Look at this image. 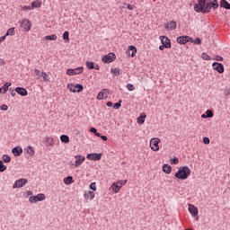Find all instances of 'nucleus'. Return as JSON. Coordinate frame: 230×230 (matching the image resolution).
I'll return each mask as SVG.
<instances>
[{"label":"nucleus","instance_id":"1","mask_svg":"<svg viewBox=\"0 0 230 230\" xmlns=\"http://www.w3.org/2000/svg\"><path fill=\"white\" fill-rule=\"evenodd\" d=\"M190 175H191V169L188 166L180 167L174 174L176 179H180V181H186Z\"/></svg>","mask_w":230,"mask_h":230},{"label":"nucleus","instance_id":"2","mask_svg":"<svg viewBox=\"0 0 230 230\" xmlns=\"http://www.w3.org/2000/svg\"><path fill=\"white\" fill-rule=\"evenodd\" d=\"M211 8L213 10H217L218 8V1L217 0H207L204 9V13H208L211 12Z\"/></svg>","mask_w":230,"mask_h":230},{"label":"nucleus","instance_id":"3","mask_svg":"<svg viewBox=\"0 0 230 230\" xmlns=\"http://www.w3.org/2000/svg\"><path fill=\"white\" fill-rule=\"evenodd\" d=\"M127 184V180H119L116 182H113L111 189L112 190L113 193H119L121 187Z\"/></svg>","mask_w":230,"mask_h":230},{"label":"nucleus","instance_id":"4","mask_svg":"<svg viewBox=\"0 0 230 230\" xmlns=\"http://www.w3.org/2000/svg\"><path fill=\"white\" fill-rule=\"evenodd\" d=\"M206 0H198V4H194V10L198 13H204V10L206 8Z\"/></svg>","mask_w":230,"mask_h":230},{"label":"nucleus","instance_id":"5","mask_svg":"<svg viewBox=\"0 0 230 230\" xmlns=\"http://www.w3.org/2000/svg\"><path fill=\"white\" fill-rule=\"evenodd\" d=\"M159 143H161V139L158 137L150 139L149 146L153 152H159Z\"/></svg>","mask_w":230,"mask_h":230},{"label":"nucleus","instance_id":"6","mask_svg":"<svg viewBox=\"0 0 230 230\" xmlns=\"http://www.w3.org/2000/svg\"><path fill=\"white\" fill-rule=\"evenodd\" d=\"M67 89L70 93H82V91H84V85L78 84H68Z\"/></svg>","mask_w":230,"mask_h":230},{"label":"nucleus","instance_id":"7","mask_svg":"<svg viewBox=\"0 0 230 230\" xmlns=\"http://www.w3.org/2000/svg\"><path fill=\"white\" fill-rule=\"evenodd\" d=\"M84 73V68L82 66H79L77 68H68L66 70V75H68V76H75V75H82Z\"/></svg>","mask_w":230,"mask_h":230},{"label":"nucleus","instance_id":"8","mask_svg":"<svg viewBox=\"0 0 230 230\" xmlns=\"http://www.w3.org/2000/svg\"><path fill=\"white\" fill-rule=\"evenodd\" d=\"M114 60H116V54L114 53H109L102 58L104 64H111V62H114Z\"/></svg>","mask_w":230,"mask_h":230},{"label":"nucleus","instance_id":"9","mask_svg":"<svg viewBox=\"0 0 230 230\" xmlns=\"http://www.w3.org/2000/svg\"><path fill=\"white\" fill-rule=\"evenodd\" d=\"M26 184H28V179L22 178V179L17 180L13 183V190H15L16 188H22V186H26Z\"/></svg>","mask_w":230,"mask_h":230},{"label":"nucleus","instance_id":"10","mask_svg":"<svg viewBox=\"0 0 230 230\" xmlns=\"http://www.w3.org/2000/svg\"><path fill=\"white\" fill-rule=\"evenodd\" d=\"M21 26L23 31H30V30H31V22L28 19H23L21 22Z\"/></svg>","mask_w":230,"mask_h":230},{"label":"nucleus","instance_id":"11","mask_svg":"<svg viewBox=\"0 0 230 230\" xmlns=\"http://www.w3.org/2000/svg\"><path fill=\"white\" fill-rule=\"evenodd\" d=\"M111 93L107 89H102L97 95V100H107Z\"/></svg>","mask_w":230,"mask_h":230},{"label":"nucleus","instance_id":"12","mask_svg":"<svg viewBox=\"0 0 230 230\" xmlns=\"http://www.w3.org/2000/svg\"><path fill=\"white\" fill-rule=\"evenodd\" d=\"M160 40H161L162 45L164 46V48H166L167 49L172 48V41H170V39H168V37L160 36Z\"/></svg>","mask_w":230,"mask_h":230},{"label":"nucleus","instance_id":"13","mask_svg":"<svg viewBox=\"0 0 230 230\" xmlns=\"http://www.w3.org/2000/svg\"><path fill=\"white\" fill-rule=\"evenodd\" d=\"M176 42L178 44H187V42H193V39L190 38V36H180L177 38Z\"/></svg>","mask_w":230,"mask_h":230},{"label":"nucleus","instance_id":"14","mask_svg":"<svg viewBox=\"0 0 230 230\" xmlns=\"http://www.w3.org/2000/svg\"><path fill=\"white\" fill-rule=\"evenodd\" d=\"M164 28L167 30V31H173V30L177 29V22L172 21L170 22L164 23Z\"/></svg>","mask_w":230,"mask_h":230},{"label":"nucleus","instance_id":"15","mask_svg":"<svg viewBox=\"0 0 230 230\" xmlns=\"http://www.w3.org/2000/svg\"><path fill=\"white\" fill-rule=\"evenodd\" d=\"M212 67L214 71H217L219 74L224 73V65H222V63L214 62Z\"/></svg>","mask_w":230,"mask_h":230},{"label":"nucleus","instance_id":"16","mask_svg":"<svg viewBox=\"0 0 230 230\" xmlns=\"http://www.w3.org/2000/svg\"><path fill=\"white\" fill-rule=\"evenodd\" d=\"M75 157V168H78V166H82L84 161H85V156L82 155H77Z\"/></svg>","mask_w":230,"mask_h":230},{"label":"nucleus","instance_id":"17","mask_svg":"<svg viewBox=\"0 0 230 230\" xmlns=\"http://www.w3.org/2000/svg\"><path fill=\"white\" fill-rule=\"evenodd\" d=\"M86 158L90 159L91 161H100V159H102V154H97V153L88 154L86 155Z\"/></svg>","mask_w":230,"mask_h":230},{"label":"nucleus","instance_id":"18","mask_svg":"<svg viewBox=\"0 0 230 230\" xmlns=\"http://www.w3.org/2000/svg\"><path fill=\"white\" fill-rule=\"evenodd\" d=\"M189 212L192 217H197L199 215V208L195 205L189 204Z\"/></svg>","mask_w":230,"mask_h":230},{"label":"nucleus","instance_id":"19","mask_svg":"<svg viewBox=\"0 0 230 230\" xmlns=\"http://www.w3.org/2000/svg\"><path fill=\"white\" fill-rule=\"evenodd\" d=\"M12 153L15 157H19L22 155V147L21 146H15L13 148Z\"/></svg>","mask_w":230,"mask_h":230},{"label":"nucleus","instance_id":"20","mask_svg":"<svg viewBox=\"0 0 230 230\" xmlns=\"http://www.w3.org/2000/svg\"><path fill=\"white\" fill-rule=\"evenodd\" d=\"M15 93L20 94V96H28V90L22 87H16L15 88Z\"/></svg>","mask_w":230,"mask_h":230},{"label":"nucleus","instance_id":"21","mask_svg":"<svg viewBox=\"0 0 230 230\" xmlns=\"http://www.w3.org/2000/svg\"><path fill=\"white\" fill-rule=\"evenodd\" d=\"M84 197L85 200H93L95 197L94 191L89 190L88 192L84 193Z\"/></svg>","mask_w":230,"mask_h":230},{"label":"nucleus","instance_id":"22","mask_svg":"<svg viewBox=\"0 0 230 230\" xmlns=\"http://www.w3.org/2000/svg\"><path fill=\"white\" fill-rule=\"evenodd\" d=\"M86 67L87 69H95V71H100V66L94 65V63L91 61L86 62Z\"/></svg>","mask_w":230,"mask_h":230},{"label":"nucleus","instance_id":"23","mask_svg":"<svg viewBox=\"0 0 230 230\" xmlns=\"http://www.w3.org/2000/svg\"><path fill=\"white\" fill-rule=\"evenodd\" d=\"M137 53V49H136V47L134 46H129L128 48V54L130 55V57H136V54Z\"/></svg>","mask_w":230,"mask_h":230},{"label":"nucleus","instance_id":"24","mask_svg":"<svg viewBox=\"0 0 230 230\" xmlns=\"http://www.w3.org/2000/svg\"><path fill=\"white\" fill-rule=\"evenodd\" d=\"M146 119V114L142 113L137 119V123L138 125H143L145 123V119Z\"/></svg>","mask_w":230,"mask_h":230},{"label":"nucleus","instance_id":"25","mask_svg":"<svg viewBox=\"0 0 230 230\" xmlns=\"http://www.w3.org/2000/svg\"><path fill=\"white\" fill-rule=\"evenodd\" d=\"M11 85H12V83H6L0 88V93L4 94V93L8 91V87H10Z\"/></svg>","mask_w":230,"mask_h":230},{"label":"nucleus","instance_id":"26","mask_svg":"<svg viewBox=\"0 0 230 230\" xmlns=\"http://www.w3.org/2000/svg\"><path fill=\"white\" fill-rule=\"evenodd\" d=\"M40 6H42V4L40 3V1L36 0V1H32L31 2V10H33V8H40Z\"/></svg>","mask_w":230,"mask_h":230},{"label":"nucleus","instance_id":"27","mask_svg":"<svg viewBox=\"0 0 230 230\" xmlns=\"http://www.w3.org/2000/svg\"><path fill=\"white\" fill-rule=\"evenodd\" d=\"M63 182H64V184H66L67 186L69 184H73V182H75V181L73 180V178L71 176H67V177L64 178Z\"/></svg>","mask_w":230,"mask_h":230},{"label":"nucleus","instance_id":"28","mask_svg":"<svg viewBox=\"0 0 230 230\" xmlns=\"http://www.w3.org/2000/svg\"><path fill=\"white\" fill-rule=\"evenodd\" d=\"M220 6L221 8H226V10H230V4L226 0H221Z\"/></svg>","mask_w":230,"mask_h":230},{"label":"nucleus","instance_id":"29","mask_svg":"<svg viewBox=\"0 0 230 230\" xmlns=\"http://www.w3.org/2000/svg\"><path fill=\"white\" fill-rule=\"evenodd\" d=\"M25 150L27 151V154H29V155H31V157L35 155V149H33V146H29Z\"/></svg>","mask_w":230,"mask_h":230},{"label":"nucleus","instance_id":"30","mask_svg":"<svg viewBox=\"0 0 230 230\" xmlns=\"http://www.w3.org/2000/svg\"><path fill=\"white\" fill-rule=\"evenodd\" d=\"M163 172H164V173H167V174L172 173V166H170L168 164H164L163 166Z\"/></svg>","mask_w":230,"mask_h":230},{"label":"nucleus","instance_id":"31","mask_svg":"<svg viewBox=\"0 0 230 230\" xmlns=\"http://www.w3.org/2000/svg\"><path fill=\"white\" fill-rule=\"evenodd\" d=\"M36 200L38 202H42V200H46V195H44L43 193H39L38 195H36Z\"/></svg>","mask_w":230,"mask_h":230},{"label":"nucleus","instance_id":"32","mask_svg":"<svg viewBox=\"0 0 230 230\" xmlns=\"http://www.w3.org/2000/svg\"><path fill=\"white\" fill-rule=\"evenodd\" d=\"M58 36L57 34L48 35L44 37L45 40H57Z\"/></svg>","mask_w":230,"mask_h":230},{"label":"nucleus","instance_id":"33","mask_svg":"<svg viewBox=\"0 0 230 230\" xmlns=\"http://www.w3.org/2000/svg\"><path fill=\"white\" fill-rule=\"evenodd\" d=\"M60 141L62 143H69V137L67 135H61Z\"/></svg>","mask_w":230,"mask_h":230},{"label":"nucleus","instance_id":"34","mask_svg":"<svg viewBox=\"0 0 230 230\" xmlns=\"http://www.w3.org/2000/svg\"><path fill=\"white\" fill-rule=\"evenodd\" d=\"M46 143L49 146H53L55 145V141H54L53 137H47Z\"/></svg>","mask_w":230,"mask_h":230},{"label":"nucleus","instance_id":"35","mask_svg":"<svg viewBox=\"0 0 230 230\" xmlns=\"http://www.w3.org/2000/svg\"><path fill=\"white\" fill-rule=\"evenodd\" d=\"M8 35L13 37V35H15V28H10L5 34V37H8Z\"/></svg>","mask_w":230,"mask_h":230},{"label":"nucleus","instance_id":"36","mask_svg":"<svg viewBox=\"0 0 230 230\" xmlns=\"http://www.w3.org/2000/svg\"><path fill=\"white\" fill-rule=\"evenodd\" d=\"M111 75H115V76H119V68H111Z\"/></svg>","mask_w":230,"mask_h":230},{"label":"nucleus","instance_id":"37","mask_svg":"<svg viewBox=\"0 0 230 230\" xmlns=\"http://www.w3.org/2000/svg\"><path fill=\"white\" fill-rule=\"evenodd\" d=\"M2 159H3L4 163H10V161H12V158L10 156H8V155H4L2 156Z\"/></svg>","mask_w":230,"mask_h":230},{"label":"nucleus","instance_id":"38","mask_svg":"<svg viewBox=\"0 0 230 230\" xmlns=\"http://www.w3.org/2000/svg\"><path fill=\"white\" fill-rule=\"evenodd\" d=\"M21 10H22V12H28V11L31 10V5H22V6H21Z\"/></svg>","mask_w":230,"mask_h":230},{"label":"nucleus","instance_id":"39","mask_svg":"<svg viewBox=\"0 0 230 230\" xmlns=\"http://www.w3.org/2000/svg\"><path fill=\"white\" fill-rule=\"evenodd\" d=\"M29 202L31 203V204H35V203H37L38 201H37V196H31L30 198H29Z\"/></svg>","mask_w":230,"mask_h":230},{"label":"nucleus","instance_id":"40","mask_svg":"<svg viewBox=\"0 0 230 230\" xmlns=\"http://www.w3.org/2000/svg\"><path fill=\"white\" fill-rule=\"evenodd\" d=\"M90 132H92L93 134H94L97 137H101V134L98 132V130H96L95 128H90Z\"/></svg>","mask_w":230,"mask_h":230},{"label":"nucleus","instance_id":"41","mask_svg":"<svg viewBox=\"0 0 230 230\" xmlns=\"http://www.w3.org/2000/svg\"><path fill=\"white\" fill-rule=\"evenodd\" d=\"M201 58H203V60H211V58L206 52H203L201 54Z\"/></svg>","mask_w":230,"mask_h":230},{"label":"nucleus","instance_id":"42","mask_svg":"<svg viewBox=\"0 0 230 230\" xmlns=\"http://www.w3.org/2000/svg\"><path fill=\"white\" fill-rule=\"evenodd\" d=\"M41 76H42L44 82H49V77L48 76V74H46V72H42Z\"/></svg>","mask_w":230,"mask_h":230},{"label":"nucleus","instance_id":"43","mask_svg":"<svg viewBox=\"0 0 230 230\" xmlns=\"http://www.w3.org/2000/svg\"><path fill=\"white\" fill-rule=\"evenodd\" d=\"M6 170V165L3 164V161L0 160V172H5Z\"/></svg>","mask_w":230,"mask_h":230},{"label":"nucleus","instance_id":"44","mask_svg":"<svg viewBox=\"0 0 230 230\" xmlns=\"http://www.w3.org/2000/svg\"><path fill=\"white\" fill-rule=\"evenodd\" d=\"M213 60H216L217 62H224V58L221 56H216Z\"/></svg>","mask_w":230,"mask_h":230},{"label":"nucleus","instance_id":"45","mask_svg":"<svg viewBox=\"0 0 230 230\" xmlns=\"http://www.w3.org/2000/svg\"><path fill=\"white\" fill-rule=\"evenodd\" d=\"M63 39L64 40H69V31H65L63 33Z\"/></svg>","mask_w":230,"mask_h":230},{"label":"nucleus","instance_id":"46","mask_svg":"<svg viewBox=\"0 0 230 230\" xmlns=\"http://www.w3.org/2000/svg\"><path fill=\"white\" fill-rule=\"evenodd\" d=\"M126 87L128 91H134V89H136V87H134V84H128Z\"/></svg>","mask_w":230,"mask_h":230},{"label":"nucleus","instance_id":"47","mask_svg":"<svg viewBox=\"0 0 230 230\" xmlns=\"http://www.w3.org/2000/svg\"><path fill=\"white\" fill-rule=\"evenodd\" d=\"M171 164H179V158L174 157L171 159Z\"/></svg>","mask_w":230,"mask_h":230},{"label":"nucleus","instance_id":"48","mask_svg":"<svg viewBox=\"0 0 230 230\" xmlns=\"http://www.w3.org/2000/svg\"><path fill=\"white\" fill-rule=\"evenodd\" d=\"M90 190H93V191H96L97 188H96V182H92L90 184Z\"/></svg>","mask_w":230,"mask_h":230},{"label":"nucleus","instance_id":"49","mask_svg":"<svg viewBox=\"0 0 230 230\" xmlns=\"http://www.w3.org/2000/svg\"><path fill=\"white\" fill-rule=\"evenodd\" d=\"M206 114H207V118H213V111H212L208 110L206 111Z\"/></svg>","mask_w":230,"mask_h":230},{"label":"nucleus","instance_id":"50","mask_svg":"<svg viewBox=\"0 0 230 230\" xmlns=\"http://www.w3.org/2000/svg\"><path fill=\"white\" fill-rule=\"evenodd\" d=\"M119 107H121V101H119V102L113 105V109H116V110L119 109Z\"/></svg>","mask_w":230,"mask_h":230},{"label":"nucleus","instance_id":"51","mask_svg":"<svg viewBox=\"0 0 230 230\" xmlns=\"http://www.w3.org/2000/svg\"><path fill=\"white\" fill-rule=\"evenodd\" d=\"M34 72H35L36 76H42V72H40V70L35 68Z\"/></svg>","mask_w":230,"mask_h":230},{"label":"nucleus","instance_id":"52","mask_svg":"<svg viewBox=\"0 0 230 230\" xmlns=\"http://www.w3.org/2000/svg\"><path fill=\"white\" fill-rule=\"evenodd\" d=\"M1 111H8V106L6 104H4L0 107Z\"/></svg>","mask_w":230,"mask_h":230},{"label":"nucleus","instance_id":"53","mask_svg":"<svg viewBox=\"0 0 230 230\" xmlns=\"http://www.w3.org/2000/svg\"><path fill=\"white\" fill-rule=\"evenodd\" d=\"M203 143H205V145H209V138L204 137L203 138Z\"/></svg>","mask_w":230,"mask_h":230},{"label":"nucleus","instance_id":"54","mask_svg":"<svg viewBox=\"0 0 230 230\" xmlns=\"http://www.w3.org/2000/svg\"><path fill=\"white\" fill-rule=\"evenodd\" d=\"M200 39L197 38L195 40H194V44H197L198 46L200 44Z\"/></svg>","mask_w":230,"mask_h":230},{"label":"nucleus","instance_id":"55","mask_svg":"<svg viewBox=\"0 0 230 230\" xmlns=\"http://www.w3.org/2000/svg\"><path fill=\"white\" fill-rule=\"evenodd\" d=\"M26 195L27 197H31V195H33V192L31 190H27Z\"/></svg>","mask_w":230,"mask_h":230},{"label":"nucleus","instance_id":"56","mask_svg":"<svg viewBox=\"0 0 230 230\" xmlns=\"http://www.w3.org/2000/svg\"><path fill=\"white\" fill-rule=\"evenodd\" d=\"M4 40H6V35L1 36L0 37V44H1V42L4 41Z\"/></svg>","mask_w":230,"mask_h":230},{"label":"nucleus","instance_id":"57","mask_svg":"<svg viewBox=\"0 0 230 230\" xmlns=\"http://www.w3.org/2000/svg\"><path fill=\"white\" fill-rule=\"evenodd\" d=\"M127 8H128V10H134V5L128 4L127 5Z\"/></svg>","mask_w":230,"mask_h":230},{"label":"nucleus","instance_id":"58","mask_svg":"<svg viewBox=\"0 0 230 230\" xmlns=\"http://www.w3.org/2000/svg\"><path fill=\"white\" fill-rule=\"evenodd\" d=\"M229 94H230V89H226L225 90V95L229 96Z\"/></svg>","mask_w":230,"mask_h":230},{"label":"nucleus","instance_id":"59","mask_svg":"<svg viewBox=\"0 0 230 230\" xmlns=\"http://www.w3.org/2000/svg\"><path fill=\"white\" fill-rule=\"evenodd\" d=\"M102 141H107V136H102L100 137Z\"/></svg>","mask_w":230,"mask_h":230},{"label":"nucleus","instance_id":"60","mask_svg":"<svg viewBox=\"0 0 230 230\" xmlns=\"http://www.w3.org/2000/svg\"><path fill=\"white\" fill-rule=\"evenodd\" d=\"M164 48H166V47H164V45H161V46L159 47L160 51H164Z\"/></svg>","mask_w":230,"mask_h":230},{"label":"nucleus","instance_id":"61","mask_svg":"<svg viewBox=\"0 0 230 230\" xmlns=\"http://www.w3.org/2000/svg\"><path fill=\"white\" fill-rule=\"evenodd\" d=\"M107 107H112V102H107Z\"/></svg>","mask_w":230,"mask_h":230},{"label":"nucleus","instance_id":"62","mask_svg":"<svg viewBox=\"0 0 230 230\" xmlns=\"http://www.w3.org/2000/svg\"><path fill=\"white\" fill-rule=\"evenodd\" d=\"M15 93H16V92L13 90V91L11 92V95H12V96H15V94H16Z\"/></svg>","mask_w":230,"mask_h":230},{"label":"nucleus","instance_id":"63","mask_svg":"<svg viewBox=\"0 0 230 230\" xmlns=\"http://www.w3.org/2000/svg\"><path fill=\"white\" fill-rule=\"evenodd\" d=\"M201 118H208V115L203 114L201 115Z\"/></svg>","mask_w":230,"mask_h":230},{"label":"nucleus","instance_id":"64","mask_svg":"<svg viewBox=\"0 0 230 230\" xmlns=\"http://www.w3.org/2000/svg\"><path fill=\"white\" fill-rule=\"evenodd\" d=\"M80 22H83L82 19H80Z\"/></svg>","mask_w":230,"mask_h":230}]
</instances>
